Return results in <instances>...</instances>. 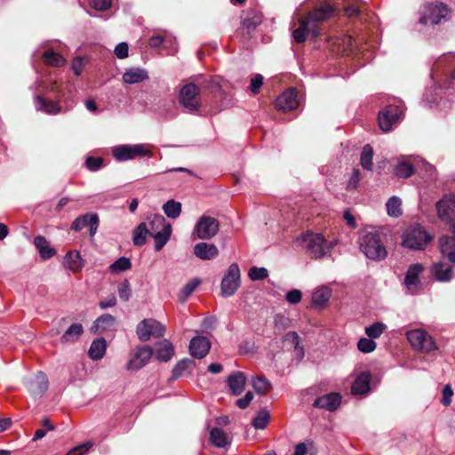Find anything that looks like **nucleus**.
Returning <instances> with one entry per match:
<instances>
[{
	"instance_id": "1",
	"label": "nucleus",
	"mask_w": 455,
	"mask_h": 455,
	"mask_svg": "<svg viewBox=\"0 0 455 455\" xmlns=\"http://www.w3.org/2000/svg\"><path fill=\"white\" fill-rule=\"evenodd\" d=\"M334 9L329 4H323L311 12L307 17L299 20V28H296L292 36L295 42L300 44L309 36L316 37L319 35L318 23L330 19Z\"/></svg>"
},
{
	"instance_id": "2",
	"label": "nucleus",
	"mask_w": 455,
	"mask_h": 455,
	"mask_svg": "<svg viewBox=\"0 0 455 455\" xmlns=\"http://www.w3.org/2000/svg\"><path fill=\"white\" fill-rule=\"evenodd\" d=\"M299 243L311 257L315 259H321L331 251V246L319 233L308 231L299 238Z\"/></svg>"
},
{
	"instance_id": "3",
	"label": "nucleus",
	"mask_w": 455,
	"mask_h": 455,
	"mask_svg": "<svg viewBox=\"0 0 455 455\" xmlns=\"http://www.w3.org/2000/svg\"><path fill=\"white\" fill-rule=\"evenodd\" d=\"M359 244L361 251L370 259L379 261L384 259L387 255L386 247L377 233L367 232L362 235Z\"/></svg>"
},
{
	"instance_id": "4",
	"label": "nucleus",
	"mask_w": 455,
	"mask_h": 455,
	"mask_svg": "<svg viewBox=\"0 0 455 455\" xmlns=\"http://www.w3.org/2000/svg\"><path fill=\"white\" fill-rule=\"evenodd\" d=\"M406 338L411 347L420 353L430 354L438 349L435 339L424 329H413L406 332Z\"/></svg>"
},
{
	"instance_id": "5",
	"label": "nucleus",
	"mask_w": 455,
	"mask_h": 455,
	"mask_svg": "<svg viewBox=\"0 0 455 455\" xmlns=\"http://www.w3.org/2000/svg\"><path fill=\"white\" fill-rule=\"evenodd\" d=\"M450 13V8L443 3H427L420 11L419 22L424 25H437L447 20Z\"/></svg>"
},
{
	"instance_id": "6",
	"label": "nucleus",
	"mask_w": 455,
	"mask_h": 455,
	"mask_svg": "<svg viewBox=\"0 0 455 455\" xmlns=\"http://www.w3.org/2000/svg\"><path fill=\"white\" fill-rule=\"evenodd\" d=\"M402 238V245L411 250H423L432 240V236L419 226L408 228Z\"/></svg>"
},
{
	"instance_id": "7",
	"label": "nucleus",
	"mask_w": 455,
	"mask_h": 455,
	"mask_svg": "<svg viewBox=\"0 0 455 455\" xmlns=\"http://www.w3.org/2000/svg\"><path fill=\"white\" fill-rule=\"evenodd\" d=\"M219 231V221L210 216H202L193 229V235L200 240H208L216 235Z\"/></svg>"
},
{
	"instance_id": "8",
	"label": "nucleus",
	"mask_w": 455,
	"mask_h": 455,
	"mask_svg": "<svg viewBox=\"0 0 455 455\" xmlns=\"http://www.w3.org/2000/svg\"><path fill=\"white\" fill-rule=\"evenodd\" d=\"M240 286V269L236 263H232L225 274L221 284V294L229 297L235 293Z\"/></svg>"
},
{
	"instance_id": "9",
	"label": "nucleus",
	"mask_w": 455,
	"mask_h": 455,
	"mask_svg": "<svg viewBox=\"0 0 455 455\" xmlns=\"http://www.w3.org/2000/svg\"><path fill=\"white\" fill-rule=\"evenodd\" d=\"M164 325L152 318L142 320L136 328V333L141 341L148 340L151 336H164Z\"/></svg>"
},
{
	"instance_id": "10",
	"label": "nucleus",
	"mask_w": 455,
	"mask_h": 455,
	"mask_svg": "<svg viewBox=\"0 0 455 455\" xmlns=\"http://www.w3.org/2000/svg\"><path fill=\"white\" fill-rule=\"evenodd\" d=\"M424 271V267L420 263L411 264L404 276L403 283L406 287V290L411 294L418 293L421 288L422 283L419 279V275Z\"/></svg>"
},
{
	"instance_id": "11",
	"label": "nucleus",
	"mask_w": 455,
	"mask_h": 455,
	"mask_svg": "<svg viewBox=\"0 0 455 455\" xmlns=\"http://www.w3.org/2000/svg\"><path fill=\"white\" fill-rule=\"evenodd\" d=\"M199 88L194 84L183 86L180 93V103L188 110L195 111L200 107Z\"/></svg>"
},
{
	"instance_id": "12",
	"label": "nucleus",
	"mask_w": 455,
	"mask_h": 455,
	"mask_svg": "<svg viewBox=\"0 0 455 455\" xmlns=\"http://www.w3.org/2000/svg\"><path fill=\"white\" fill-rule=\"evenodd\" d=\"M403 111L399 107L390 105L381 110L379 114V124L383 132H389L393 125L400 119Z\"/></svg>"
},
{
	"instance_id": "13",
	"label": "nucleus",
	"mask_w": 455,
	"mask_h": 455,
	"mask_svg": "<svg viewBox=\"0 0 455 455\" xmlns=\"http://www.w3.org/2000/svg\"><path fill=\"white\" fill-rule=\"evenodd\" d=\"M153 350L150 347L145 346L138 347L134 355L129 360L126 369L129 371H137L144 367L150 360Z\"/></svg>"
},
{
	"instance_id": "14",
	"label": "nucleus",
	"mask_w": 455,
	"mask_h": 455,
	"mask_svg": "<svg viewBox=\"0 0 455 455\" xmlns=\"http://www.w3.org/2000/svg\"><path fill=\"white\" fill-rule=\"evenodd\" d=\"M275 105L278 110L283 112L295 109L299 105L297 92L295 89H289L283 92L282 94H280L276 98Z\"/></svg>"
},
{
	"instance_id": "15",
	"label": "nucleus",
	"mask_w": 455,
	"mask_h": 455,
	"mask_svg": "<svg viewBox=\"0 0 455 455\" xmlns=\"http://www.w3.org/2000/svg\"><path fill=\"white\" fill-rule=\"evenodd\" d=\"M211 348L210 340L203 336H197L191 339L189 344L190 355L196 358H204Z\"/></svg>"
},
{
	"instance_id": "16",
	"label": "nucleus",
	"mask_w": 455,
	"mask_h": 455,
	"mask_svg": "<svg viewBox=\"0 0 455 455\" xmlns=\"http://www.w3.org/2000/svg\"><path fill=\"white\" fill-rule=\"evenodd\" d=\"M438 216L445 220H451L455 217V200L450 196H444L437 204Z\"/></svg>"
},
{
	"instance_id": "17",
	"label": "nucleus",
	"mask_w": 455,
	"mask_h": 455,
	"mask_svg": "<svg viewBox=\"0 0 455 455\" xmlns=\"http://www.w3.org/2000/svg\"><path fill=\"white\" fill-rule=\"evenodd\" d=\"M27 387L31 395L34 396H40L48 388L47 378L44 373L38 372L35 378L28 380Z\"/></svg>"
},
{
	"instance_id": "18",
	"label": "nucleus",
	"mask_w": 455,
	"mask_h": 455,
	"mask_svg": "<svg viewBox=\"0 0 455 455\" xmlns=\"http://www.w3.org/2000/svg\"><path fill=\"white\" fill-rule=\"evenodd\" d=\"M341 397L337 393H330L318 397L314 402V406L327 411H335L340 404Z\"/></svg>"
},
{
	"instance_id": "19",
	"label": "nucleus",
	"mask_w": 455,
	"mask_h": 455,
	"mask_svg": "<svg viewBox=\"0 0 455 455\" xmlns=\"http://www.w3.org/2000/svg\"><path fill=\"white\" fill-rule=\"evenodd\" d=\"M194 254L200 259L211 260L219 255V250L213 243L202 242L194 246Z\"/></svg>"
},
{
	"instance_id": "20",
	"label": "nucleus",
	"mask_w": 455,
	"mask_h": 455,
	"mask_svg": "<svg viewBox=\"0 0 455 455\" xmlns=\"http://www.w3.org/2000/svg\"><path fill=\"white\" fill-rule=\"evenodd\" d=\"M453 233L455 235V227ZM439 250L442 255L455 264V235H443L438 241Z\"/></svg>"
},
{
	"instance_id": "21",
	"label": "nucleus",
	"mask_w": 455,
	"mask_h": 455,
	"mask_svg": "<svg viewBox=\"0 0 455 455\" xmlns=\"http://www.w3.org/2000/svg\"><path fill=\"white\" fill-rule=\"evenodd\" d=\"M246 376L242 371L232 372L227 379L230 392L234 395H239L244 390L246 385Z\"/></svg>"
},
{
	"instance_id": "22",
	"label": "nucleus",
	"mask_w": 455,
	"mask_h": 455,
	"mask_svg": "<svg viewBox=\"0 0 455 455\" xmlns=\"http://www.w3.org/2000/svg\"><path fill=\"white\" fill-rule=\"evenodd\" d=\"M34 245L43 260L49 259L57 253V251L51 246L50 242L43 235H37L34 238Z\"/></svg>"
},
{
	"instance_id": "23",
	"label": "nucleus",
	"mask_w": 455,
	"mask_h": 455,
	"mask_svg": "<svg viewBox=\"0 0 455 455\" xmlns=\"http://www.w3.org/2000/svg\"><path fill=\"white\" fill-rule=\"evenodd\" d=\"M63 266L70 271L76 273L82 270L84 261L77 251H69L63 259Z\"/></svg>"
},
{
	"instance_id": "24",
	"label": "nucleus",
	"mask_w": 455,
	"mask_h": 455,
	"mask_svg": "<svg viewBox=\"0 0 455 455\" xmlns=\"http://www.w3.org/2000/svg\"><path fill=\"white\" fill-rule=\"evenodd\" d=\"M35 106L37 111H42L47 115H57L61 111V107L58 101L46 100L41 96L35 98Z\"/></svg>"
},
{
	"instance_id": "25",
	"label": "nucleus",
	"mask_w": 455,
	"mask_h": 455,
	"mask_svg": "<svg viewBox=\"0 0 455 455\" xmlns=\"http://www.w3.org/2000/svg\"><path fill=\"white\" fill-rule=\"evenodd\" d=\"M261 22L262 15L256 10H248L243 14L242 25L248 32L253 31Z\"/></svg>"
},
{
	"instance_id": "26",
	"label": "nucleus",
	"mask_w": 455,
	"mask_h": 455,
	"mask_svg": "<svg viewBox=\"0 0 455 455\" xmlns=\"http://www.w3.org/2000/svg\"><path fill=\"white\" fill-rule=\"evenodd\" d=\"M148 79V71L140 68H131L125 70L123 80L125 84H138Z\"/></svg>"
},
{
	"instance_id": "27",
	"label": "nucleus",
	"mask_w": 455,
	"mask_h": 455,
	"mask_svg": "<svg viewBox=\"0 0 455 455\" xmlns=\"http://www.w3.org/2000/svg\"><path fill=\"white\" fill-rule=\"evenodd\" d=\"M174 355V347L172 344L167 340L163 339L156 345V357L158 361L167 362Z\"/></svg>"
},
{
	"instance_id": "28",
	"label": "nucleus",
	"mask_w": 455,
	"mask_h": 455,
	"mask_svg": "<svg viewBox=\"0 0 455 455\" xmlns=\"http://www.w3.org/2000/svg\"><path fill=\"white\" fill-rule=\"evenodd\" d=\"M371 374L362 372L354 381L351 391L354 395H364L370 390Z\"/></svg>"
},
{
	"instance_id": "29",
	"label": "nucleus",
	"mask_w": 455,
	"mask_h": 455,
	"mask_svg": "<svg viewBox=\"0 0 455 455\" xmlns=\"http://www.w3.org/2000/svg\"><path fill=\"white\" fill-rule=\"evenodd\" d=\"M331 296V290L328 286H320L312 293V303L317 307H323L327 305Z\"/></svg>"
},
{
	"instance_id": "30",
	"label": "nucleus",
	"mask_w": 455,
	"mask_h": 455,
	"mask_svg": "<svg viewBox=\"0 0 455 455\" xmlns=\"http://www.w3.org/2000/svg\"><path fill=\"white\" fill-rule=\"evenodd\" d=\"M116 324V318L109 315L106 314L97 318V320L93 323L92 326V331L93 332H104L111 330Z\"/></svg>"
},
{
	"instance_id": "31",
	"label": "nucleus",
	"mask_w": 455,
	"mask_h": 455,
	"mask_svg": "<svg viewBox=\"0 0 455 455\" xmlns=\"http://www.w3.org/2000/svg\"><path fill=\"white\" fill-rule=\"evenodd\" d=\"M107 350V342L103 338L94 339L88 350V355L92 360L101 359Z\"/></svg>"
},
{
	"instance_id": "32",
	"label": "nucleus",
	"mask_w": 455,
	"mask_h": 455,
	"mask_svg": "<svg viewBox=\"0 0 455 455\" xmlns=\"http://www.w3.org/2000/svg\"><path fill=\"white\" fill-rule=\"evenodd\" d=\"M431 272L439 282H447L452 277L451 267L442 262L433 264Z\"/></svg>"
},
{
	"instance_id": "33",
	"label": "nucleus",
	"mask_w": 455,
	"mask_h": 455,
	"mask_svg": "<svg viewBox=\"0 0 455 455\" xmlns=\"http://www.w3.org/2000/svg\"><path fill=\"white\" fill-rule=\"evenodd\" d=\"M210 441H211L212 444H213L214 446L219 447V448H224L230 443L227 434L223 430H221L218 427H213L211 430Z\"/></svg>"
},
{
	"instance_id": "34",
	"label": "nucleus",
	"mask_w": 455,
	"mask_h": 455,
	"mask_svg": "<svg viewBox=\"0 0 455 455\" xmlns=\"http://www.w3.org/2000/svg\"><path fill=\"white\" fill-rule=\"evenodd\" d=\"M172 235V226L168 225L164 227V230L152 233V236L155 240V248L156 251H160L167 243Z\"/></svg>"
},
{
	"instance_id": "35",
	"label": "nucleus",
	"mask_w": 455,
	"mask_h": 455,
	"mask_svg": "<svg viewBox=\"0 0 455 455\" xmlns=\"http://www.w3.org/2000/svg\"><path fill=\"white\" fill-rule=\"evenodd\" d=\"M84 332L81 323H74L64 332L60 339L62 343L75 342Z\"/></svg>"
},
{
	"instance_id": "36",
	"label": "nucleus",
	"mask_w": 455,
	"mask_h": 455,
	"mask_svg": "<svg viewBox=\"0 0 455 455\" xmlns=\"http://www.w3.org/2000/svg\"><path fill=\"white\" fill-rule=\"evenodd\" d=\"M414 171L415 169L411 163L402 160L395 166L394 174L398 179H407L413 174Z\"/></svg>"
},
{
	"instance_id": "37",
	"label": "nucleus",
	"mask_w": 455,
	"mask_h": 455,
	"mask_svg": "<svg viewBox=\"0 0 455 455\" xmlns=\"http://www.w3.org/2000/svg\"><path fill=\"white\" fill-rule=\"evenodd\" d=\"M387 212L388 216L398 218L402 215V200L398 196H391L386 203Z\"/></svg>"
},
{
	"instance_id": "38",
	"label": "nucleus",
	"mask_w": 455,
	"mask_h": 455,
	"mask_svg": "<svg viewBox=\"0 0 455 455\" xmlns=\"http://www.w3.org/2000/svg\"><path fill=\"white\" fill-rule=\"evenodd\" d=\"M149 229L145 222L140 223L133 232L132 242L135 246L145 244Z\"/></svg>"
},
{
	"instance_id": "39",
	"label": "nucleus",
	"mask_w": 455,
	"mask_h": 455,
	"mask_svg": "<svg viewBox=\"0 0 455 455\" xmlns=\"http://www.w3.org/2000/svg\"><path fill=\"white\" fill-rule=\"evenodd\" d=\"M163 211L168 218L175 220L179 218L181 213V204L173 199L168 200L163 205Z\"/></svg>"
},
{
	"instance_id": "40",
	"label": "nucleus",
	"mask_w": 455,
	"mask_h": 455,
	"mask_svg": "<svg viewBox=\"0 0 455 455\" xmlns=\"http://www.w3.org/2000/svg\"><path fill=\"white\" fill-rule=\"evenodd\" d=\"M44 62L52 67H61L65 65V59L58 52L52 50L46 51L43 55Z\"/></svg>"
},
{
	"instance_id": "41",
	"label": "nucleus",
	"mask_w": 455,
	"mask_h": 455,
	"mask_svg": "<svg viewBox=\"0 0 455 455\" xmlns=\"http://www.w3.org/2000/svg\"><path fill=\"white\" fill-rule=\"evenodd\" d=\"M194 364V361L190 359L180 360L172 369V378L177 379L188 372L193 368Z\"/></svg>"
},
{
	"instance_id": "42",
	"label": "nucleus",
	"mask_w": 455,
	"mask_h": 455,
	"mask_svg": "<svg viewBox=\"0 0 455 455\" xmlns=\"http://www.w3.org/2000/svg\"><path fill=\"white\" fill-rule=\"evenodd\" d=\"M113 156L117 161L133 159L132 145H122L113 148Z\"/></svg>"
},
{
	"instance_id": "43",
	"label": "nucleus",
	"mask_w": 455,
	"mask_h": 455,
	"mask_svg": "<svg viewBox=\"0 0 455 455\" xmlns=\"http://www.w3.org/2000/svg\"><path fill=\"white\" fill-rule=\"evenodd\" d=\"M149 234L152 235V233H156L157 231H161L164 229L165 226L170 225L166 222L164 216L160 214H155L149 218Z\"/></svg>"
},
{
	"instance_id": "44",
	"label": "nucleus",
	"mask_w": 455,
	"mask_h": 455,
	"mask_svg": "<svg viewBox=\"0 0 455 455\" xmlns=\"http://www.w3.org/2000/svg\"><path fill=\"white\" fill-rule=\"evenodd\" d=\"M96 214L94 213H86L83 216L76 218L71 226V228L75 231H80L87 226H90L92 220L95 221Z\"/></svg>"
},
{
	"instance_id": "45",
	"label": "nucleus",
	"mask_w": 455,
	"mask_h": 455,
	"mask_svg": "<svg viewBox=\"0 0 455 455\" xmlns=\"http://www.w3.org/2000/svg\"><path fill=\"white\" fill-rule=\"evenodd\" d=\"M269 419L270 414L268 411L265 409L261 410L257 413L256 417L252 419L251 425L256 429H264L267 426Z\"/></svg>"
},
{
	"instance_id": "46",
	"label": "nucleus",
	"mask_w": 455,
	"mask_h": 455,
	"mask_svg": "<svg viewBox=\"0 0 455 455\" xmlns=\"http://www.w3.org/2000/svg\"><path fill=\"white\" fill-rule=\"evenodd\" d=\"M255 391L259 395H265L271 389V383L263 377H255L251 380Z\"/></svg>"
},
{
	"instance_id": "47",
	"label": "nucleus",
	"mask_w": 455,
	"mask_h": 455,
	"mask_svg": "<svg viewBox=\"0 0 455 455\" xmlns=\"http://www.w3.org/2000/svg\"><path fill=\"white\" fill-rule=\"evenodd\" d=\"M131 267V260L126 257H121L109 266V270L111 273H120L126 271Z\"/></svg>"
},
{
	"instance_id": "48",
	"label": "nucleus",
	"mask_w": 455,
	"mask_h": 455,
	"mask_svg": "<svg viewBox=\"0 0 455 455\" xmlns=\"http://www.w3.org/2000/svg\"><path fill=\"white\" fill-rule=\"evenodd\" d=\"M373 150L370 145L363 147L361 154V165L363 169L371 170L372 167Z\"/></svg>"
},
{
	"instance_id": "49",
	"label": "nucleus",
	"mask_w": 455,
	"mask_h": 455,
	"mask_svg": "<svg viewBox=\"0 0 455 455\" xmlns=\"http://www.w3.org/2000/svg\"><path fill=\"white\" fill-rule=\"evenodd\" d=\"M386 329V325L382 323H374L365 328L366 335L371 339H378L381 336Z\"/></svg>"
},
{
	"instance_id": "50",
	"label": "nucleus",
	"mask_w": 455,
	"mask_h": 455,
	"mask_svg": "<svg viewBox=\"0 0 455 455\" xmlns=\"http://www.w3.org/2000/svg\"><path fill=\"white\" fill-rule=\"evenodd\" d=\"M419 168L423 172V177L430 180H435L437 178V171L435 167L426 161H420Z\"/></svg>"
},
{
	"instance_id": "51",
	"label": "nucleus",
	"mask_w": 455,
	"mask_h": 455,
	"mask_svg": "<svg viewBox=\"0 0 455 455\" xmlns=\"http://www.w3.org/2000/svg\"><path fill=\"white\" fill-rule=\"evenodd\" d=\"M283 341L291 345L301 356L303 355V349L299 347V337L296 332L290 331L286 333Z\"/></svg>"
},
{
	"instance_id": "52",
	"label": "nucleus",
	"mask_w": 455,
	"mask_h": 455,
	"mask_svg": "<svg viewBox=\"0 0 455 455\" xmlns=\"http://www.w3.org/2000/svg\"><path fill=\"white\" fill-rule=\"evenodd\" d=\"M357 348L363 353H371L376 348V343L371 339L362 338L357 342Z\"/></svg>"
},
{
	"instance_id": "53",
	"label": "nucleus",
	"mask_w": 455,
	"mask_h": 455,
	"mask_svg": "<svg viewBox=\"0 0 455 455\" xmlns=\"http://www.w3.org/2000/svg\"><path fill=\"white\" fill-rule=\"evenodd\" d=\"M133 158L136 156H148L152 157L153 154L148 146L145 144L132 145Z\"/></svg>"
},
{
	"instance_id": "54",
	"label": "nucleus",
	"mask_w": 455,
	"mask_h": 455,
	"mask_svg": "<svg viewBox=\"0 0 455 455\" xmlns=\"http://www.w3.org/2000/svg\"><path fill=\"white\" fill-rule=\"evenodd\" d=\"M267 270L265 267H253L249 270V277L253 280H263L267 277Z\"/></svg>"
},
{
	"instance_id": "55",
	"label": "nucleus",
	"mask_w": 455,
	"mask_h": 455,
	"mask_svg": "<svg viewBox=\"0 0 455 455\" xmlns=\"http://www.w3.org/2000/svg\"><path fill=\"white\" fill-rule=\"evenodd\" d=\"M87 64V59L84 57H76L72 61V70L74 71L75 75L79 76L85 65Z\"/></svg>"
},
{
	"instance_id": "56",
	"label": "nucleus",
	"mask_w": 455,
	"mask_h": 455,
	"mask_svg": "<svg viewBox=\"0 0 455 455\" xmlns=\"http://www.w3.org/2000/svg\"><path fill=\"white\" fill-rule=\"evenodd\" d=\"M118 295L119 298L124 301H128L131 297V289H130V283L128 281H124L121 283H119L118 288Z\"/></svg>"
},
{
	"instance_id": "57",
	"label": "nucleus",
	"mask_w": 455,
	"mask_h": 455,
	"mask_svg": "<svg viewBox=\"0 0 455 455\" xmlns=\"http://www.w3.org/2000/svg\"><path fill=\"white\" fill-rule=\"evenodd\" d=\"M85 165L90 171L96 172L102 167L103 159L101 157H87L85 160Z\"/></svg>"
},
{
	"instance_id": "58",
	"label": "nucleus",
	"mask_w": 455,
	"mask_h": 455,
	"mask_svg": "<svg viewBox=\"0 0 455 455\" xmlns=\"http://www.w3.org/2000/svg\"><path fill=\"white\" fill-rule=\"evenodd\" d=\"M92 443L91 442L85 443L73 448L67 453V455H84L92 448Z\"/></svg>"
},
{
	"instance_id": "59",
	"label": "nucleus",
	"mask_w": 455,
	"mask_h": 455,
	"mask_svg": "<svg viewBox=\"0 0 455 455\" xmlns=\"http://www.w3.org/2000/svg\"><path fill=\"white\" fill-rule=\"evenodd\" d=\"M92 8L98 11H105L111 5V0H90Z\"/></svg>"
},
{
	"instance_id": "60",
	"label": "nucleus",
	"mask_w": 455,
	"mask_h": 455,
	"mask_svg": "<svg viewBox=\"0 0 455 455\" xmlns=\"http://www.w3.org/2000/svg\"><path fill=\"white\" fill-rule=\"evenodd\" d=\"M201 281L197 278L193 279L187 283L185 286L182 289L183 293L185 294V297L189 296L200 284Z\"/></svg>"
},
{
	"instance_id": "61",
	"label": "nucleus",
	"mask_w": 455,
	"mask_h": 455,
	"mask_svg": "<svg viewBox=\"0 0 455 455\" xmlns=\"http://www.w3.org/2000/svg\"><path fill=\"white\" fill-rule=\"evenodd\" d=\"M263 84V76L259 74H257L255 75L251 79V90L253 93H258L259 92V88L261 87V85Z\"/></svg>"
},
{
	"instance_id": "62",
	"label": "nucleus",
	"mask_w": 455,
	"mask_h": 455,
	"mask_svg": "<svg viewBox=\"0 0 455 455\" xmlns=\"http://www.w3.org/2000/svg\"><path fill=\"white\" fill-rule=\"evenodd\" d=\"M301 291L299 290H291L287 292L286 299L291 304H297L301 300Z\"/></svg>"
},
{
	"instance_id": "63",
	"label": "nucleus",
	"mask_w": 455,
	"mask_h": 455,
	"mask_svg": "<svg viewBox=\"0 0 455 455\" xmlns=\"http://www.w3.org/2000/svg\"><path fill=\"white\" fill-rule=\"evenodd\" d=\"M253 399V394L251 391H248L244 397L239 398L236 400L235 403L240 409H245L248 407L251 400Z\"/></svg>"
},
{
	"instance_id": "64",
	"label": "nucleus",
	"mask_w": 455,
	"mask_h": 455,
	"mask_svg": "<svg viewBox=\"0 0 455 455\" xmlns=\"http://www.w3.org/2000/svg\"><path fill=\"white\" fill-rule=\"evenodd\" d=\"M115 54L119 59H124L128 56V44L120 43L115 48Z\"/></svg>"
}]
</instances>
